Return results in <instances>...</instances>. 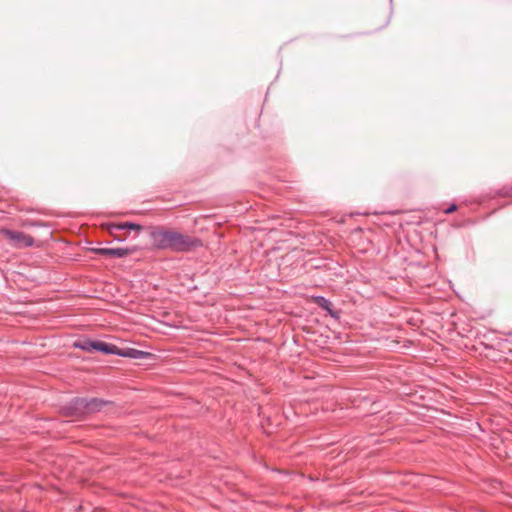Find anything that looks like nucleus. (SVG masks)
Returning a JSON list of instances; mask_svg holds the SVG:
<instances>
[{
  "label": "nucleus",
  "mask_w": 512,
  "mask_h": 512,
  "mask_svg": "<svg viewBox=\"0 0 512 512\" xmlns=\"http://www.w3.org/2000/svg\"><path fill=\"white\" fill-rule=\"evenodd\" d=\"M0 235L9 241L11 246L18 249L31 247L34 245L33 237L21 231H13L7 228H1Z\"/></svg>",
  "instance_id": "nucleus-2"
},
{
  "label": "nucleus",
  "mask_w": 512,
  "mask_h": 512,
  "mask_svg": "<svg viewBox=\"0 0 512 512\" xmlns=\"http://www.w3.org/2000/svg\"><path fill=\"white\" fill-rule=\"evenodd\" d=\"M457 210V205L456 204H451L448 208H446L444 210V213L445 214H451L453 212H455Z\"/></svg>",
  "instance_id": "nucleus-10"
},
{
  "label": "nucleus",
  "mask_w": 512,
  "mask_h": 512,
  "mask_svg": "<svg viewBox=\"0 0 512 512\" xmlns=\"http://www.w3.org/2000/svg\"><path fill=\"white\" fill-rule=\"evenodd\" d=\"M104 401L92 398V399H85V398H75L72 402V408L76 411V413H93L96 411H99L103 405Z\"/></svg>",
  "instance_id": "nucleus-3"
},
{
  "label": "nucleus",
  "mask_w": 512,
  "mask_h": 512,
  "mask_svg": "<svg viewBox=\"0 0 512 512\" xmlns=\"http://www.w3.org/2000/svg\"><path fill=\"white\" fill-rule=\"evenodd\" d=\"M147 355L146 352L133 349V348H127L125 350L120 349V356L123 357H129L133 359H142Z\"/></svg>",
  "instance_id": "nucleus-6"
},
{
  "label": "nucleus",
  "mask_w": 512,
  "mask_h": 512,
  "mask_svg": "<svg viewBox=\"0 0 512 512\" xmlns=\"http://www.w3.org/2000/svg\"><path fill=\"white\" fill-rule=\"evenodd\" d=\"M23 225L24 226H35V225H37V223L36 222H32V221H25Z\"/></svg>",
  "instance_id": "nucleus-11"
},
{
  "label": "nucleus",
  "mask_w": 512,
  "mask_h": 512,
  "mask_svg": "<svg viewBox=\"0 0 512 512\" xmlns=\"http://www.w3.org/2000/svg\"><path fill=\"white\" fill-rule=\"evenodd\" d=\"M108 230H109L110 235H111L115 240H117V241H123V240H124V239H123L122 237H120V235L118 234V232H119L120 230H114V231H112V224L109 226Z\"/></svg>",
  "instance_id": "nucleus-9"
},
{
  "label": "nucleus",
  "mask_w": 512,
  "mask_h": 512,
  "mask_svg": "<svg viewBox=\"0 0 512 512\" xmlns=\"http://www.w3.org/2000/svg\"><path fill=\"white\" fill-rule=\"evenodd\" d=\"M91 251L110 258H123L132 253L133 250L129 248H92Z\"/></svg>",
  "instance_id": "nucleus-5"
},
{
  "label": "nucleus",
  "mask_w": 512,
  "mask_h": 512,
  "mask_svg": "<svg viewBox=\"0 0 512 512\" xmlns=\"http://www.w3.org/2000/svg\"><path fill=\"white\" fill-rule=\"evenodd\" d=\"M314 302L322 309L327 310L331 313L332 303L325 297L317 296L314 298Z\"/></svg>",
  "instance_id": "nucleus-8"
},
{
  "label": "nucleus",
  "mask_w": 512,
  "mask_h": 512,
  "mask_svg": "<svg viewBox=\"0 0 512 512\" xmlns=\"http://www.w3.org/2000/svg\"><path fill=\"white\" fill-rule=\"evenodd\" d=\"M142 226L132 222H124L119 224H112V231L114 230H136L140 231Z\"/></svg>",
  "instance_id": "nucleus-7"
},
{
  "label": "nucleus",
  "mask_w": 512,
  "mask_h": 512,
  "mask_svg": "<svg viewBox=\"0 0 512 512\" xmlns=\"http://www.w3.org/2000/svg\"><path fill=\"white\" fill-rule=\"evenodd\" d=\"M85 350H96L105 354L120 355V349L114 345L102 341L88 342L85 346H82Z\"/></svg>",
  "instance_id": "nucleus-4"
},
{
  "label": "nucleus",
  "mask_w": 512,
  "mask_h": 512,
  "mask_svg": "<svg viewBox=\"0 0 512 512\" xmlns=\"http://www.w3.org/2000/svg\"><path fill=\"white\" fill-rule=\"evenodd\" d=\"M150 238L154 247L175 252H188L201 246L199 239L169 229H155L150 233Z\"/></svg>",
  "instance_id": "nucleus-1"
}]
</instances>
